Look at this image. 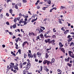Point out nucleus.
Segmentation results:
<instances>
[{
    "instance_id": "1",
    "label": "nucleus",
    "mask_w": 74,
    "mask_h": 74,
    "mask_svg": "<svg viewBox=\"0 0 74 74\" xmlns=\"http://www.w3.org/2000/svg\"><path fill=\"white\" fill-rule=\"evenodd\" d=\"M28 52L29 53L27 52V53L28 54V56L29 57V58L30 59V58H33V55L32 54H31V50H28ZM29 53H30V54Z\"/></svg>"
},
{
    "instance_id": "2",
    "label": "nucleus",
    "mask_w": 74,
    "mask_h": 74,
    "mask_svg": "<svg viewBox=\"0 0 74 74\" xmlns=\"http://www.w3.org/2000/svg\"><path fill=\"white\" fill-rule=\"evenodd\" d=\"M30 67H31L30 63V62H28L27 65L26 66V70H28L30 68Z\"/></svg>"
},
{
    "instance_id": "3",
    "label": "nucleus",
    "mask_w": 74,
    "mask_h": 74,
    "mask_svg": "<svg viewBox=\"0 0 74 74\" xmlns=\"http://www.w3.org/2000/svg\"><path fill=\"white\" fill-rule=\"evenodd\" d=\"M69 53L70 56L72 58H74V54H73V52L71 51H69Z\"/></svg>"
},
{
    "instance_id": "4",
    "label": "nucleus",
    "mask_w": 74,
    "mask_h": 74,
    "mask_svg": "<svg viewBox=\"0 0 74 74\" xmlns=\"http://www.w3.org/2000/svg\"><path fill=\"white\" fill-rule=\"evenodd\" d=\"M36 30L37 31L38 34H40V33L43 32V30L41 28H40V29H36Z\"/></svg>"
},
{
    "instance_id": "5",
    "label": "nucleus",
    "mask_w": 74,
    "mask_h": 74,
    "mask_svg": "<svg viewBox=\"0 0 74 74\" xmlns=\"http://www.w3.org/2000/svg\"><path fill=\"white\" fill-rule=\"evenodd\" d=\"M10 64L9 65V66L11 67H14L15 66H14V63H12V62H11L10 63Z\"/></svg>"
},
{
    "instance_id": "6",
    "label": "nucleus",
    "mask_w": 74,
    "mask_h": 74,
    "mask_svg": "<svg viewBox=\"0 0 74 74\" xmlns=\"http://www.w3.org/2000/svg\"><path fill=\"white\" fill-rule=\"evenodd\" d=\"M27 43V41H25L23 42V43L22 44V45L23 47H24V46Z\"/></svg>"
},
{
    "instance_id": "7",
    "label": "nucleus",
    "mask_w": 74,
    "mask_h": 74,
    "mask_svg": "<svg viewBox=\"0 0 74 74\" xmlns=\"http://www.w3.org/2000/svg\"><path fill=\"white\" fill-rule=\"evenodd\" d=\"M47 65H49L50 63L51 64H52V62H50V61H48L47 60Z\"/></svg>"
},
{
    "instance_id": "8",
    "label": "nucleus",
    "mask_w": 74,
    "mask_h": 74,
    "mask_svg": "<svg viewBox=\"0 0 74 74\" xmlns=\"http://www.w3.org/2000/svg\"><path fill=\"white\" fill-rule=\"evenodd\" d=\"M23 20V18L21 19V20H20L19 22V23L21 24V23H24V21H22Z\"/></svg>"
},
{
    "instance_id": "9",
    "label": "nucleus",
    "mask_w": 74,
    "mask_h": 74,
    "mask_svg": "<svg viewBox=\"0 0 74 74\" xmlns=\"http://www.w3.org/2000/svg\"><path fill=\"white\" fill-rule=\"evenodd\" d=\"M49 41H50V39H47H47H46L45 40V42L46 43H47V42H49Z\"/></svg>"
},
{
    "instance_id": "10",
    "label": "nucleus",
    "mask_w": 74,
    "mask_h": 74,
    "mask_svg": "<svg viewBox=\"0 0 74 74\" xmlns=\"http://www.w3.org/2000/svg\"><path fill=\"white\" fill-rule=\"evenodd\" d=\"M59 45L60 47V48H62V47H63V45H62V43L61 42H60L59 43Z\"/></svg>"
},
{
    "instance_id": "11",
    "label": "nucleus",
    "mask_w": 74,
    "mask_h": 74,
    "mask_svg": "<svg viewBox=\"0 0 74 74\" xmlns=\"http://www.w3.org/2000/svg\"><path fill=\"white\" fill-rule=\"evenodd\" d=\"M61 50L64 53H65V50L64 49V48H61Z\"/></svg>"
},
{
    "instance_id": "12",
    "label": "nucleus",
    "mask_w": 74,
    "mask_h": 74,
    "mask_svg": "<svg viewBox=\"0 0 74 74\" xmlns=\"http://www.w3.org/2000/svg\"><path fill=\"white\" fill-rule=\"evenodd\" d=\"M16 24H17V23H15V24L13 25V27L14 29L16 28Z\"/></svg>"
},
{
    "instance_id": "13",
    "label": "nucleus",
    "mask_w": 74,
    "mask_h": 74,
    "mask_svg": "<svg viewBox=\"0 0 74 74\" xmlns=\"http://www.w3.org/2000/svg\"><path fill=\"white\" fill-rule=\"evenodd\" d=\"M37 19H38V18H37V17H36V19H32L31 21L32 22H35V21H37Z\"/></svg>"
},
{
    "instance_id": "14",
    "label": "nucleus",
    "mask_w": 74,
    "mask_h": 74,
    "mask_svg": "<svg viewBox=\"0 0 74 74\" xmlns=\"http://www.w3.org/2000/svg\"><path fill=\"white\" fill-rule=\"evenodd\" d=\"M15 45H16V48L17 49H18V45H17V43H16L15 44Z\"/></svg>"
},
{
    "instance_id": "15",
    "label": "nucleus",
    "mask_w": 74,
    "mask_h": 74,
    "mask_svg": "<svg viewBox=\"0 0 74 74\" xmlns=\"http://www.w3.org/2000/svg\"><path fill=\"white\" fill-rule=\"evenodd\" d=\"M55 60L54 58H53L51 60V63H54V62H55Z\"/></svg>"
},
{
    "instance_id": "16",
    "label": "nucleus",
    "mask_w": 74,
    "mask_h": 74,
    "mask_svg": "<svg viewBox=\"0 0 74 74\" xmlns=\"http://www.w3.org/2000/svg\"><path fill=\"white\" fill-rule=\"evenodd\" d=\"M27 57V54L26 53H24V58H25H25H26Z\"/></svg>"
},
{
    "instance_id": "17",
    "label": "nucleus",
    "mask_w": 74,
    "mask_h": 74,
    "mask_svg": "<svg viewBox=\"0 0 74 74\" xmlns=\"http://www.w3.org/2000/svg\"><path fill=\"white\" fill-rule=\"evenodd\" d=\"M72 40H73V38H69V39L67 40L68 41H72Z\"/></svg>"
},
{
    "instance_id": "18",
    "label": "nucleus",
    "mask_w": 74,
    "mask_h": 74,
    "mask_svg": "<svg viewBox=\"0 0 74 74\" xmlns=\"http://www.w3.org/2000/svg\"><path fill=\"white\" fill-rule=\"evenodd\" d=\"M12 9H11L9 10V12L11 13V14H12V12H13Z\"/></svg>"
},
{
    "instance_id": "19",
    "label": "nucleus",
    "mask_w": 74,
    "mask_h": 74,
    "mask_svg": "<svg viewBox=\"0 0 74 74\" xmlns=\"http://www.w3.org/2000/svg\"><path fill=\"white\" fill-rule=\"evenodd\" d=\"M15 8L17 10H18V4H17L16 5H15Z\"/></svg>"
},
{
    "instance_id": "20",
    "label": "nucleus",
    "mask_w": 74,
    "mask_h": 74,
    "mask_svg": "<svg viewBox=\"0 0 74 74\" xmlns=\"http://www.w3.org/2000/svg\"><path fill=\"white\" fill-rule=\"evenodd\" d=\"M37 55H39L40 56H41L42 53H40V52H38L37 53Z\"/></svg>"
},
{
    "instance_id": "21",
    "label": "nucleus",
    "mask_w": 74,
    "mask_h": 74,
    "mask_svg": "<svg viewBox=\"0 0 74 74\" xmlns=\"http://www.w3.org/2000/svg\"><path fill=\"white\" fill-rule=\"evenodd\" d=\"M67 65L68 66H69V67H71L72 66V64H70V63H68Z\"/></svg>"
},
{
    "instance_id": "22",
    "label": "nucleus",
    "mask_w": 74,
    "mask_h": 74,
    "mask_svg": "<svg viewBox=\"0 0 74 74\" xmlns=\"http://www.w3.org/2000/svg\"><path fill=\"white\" fill-rule=\"evenodd\" d=\"M48 57H49V55H48V53H46L45 58L47 59V58H48Z\"/></svg>"
},
{
    "instance_id": "23",
    "label": "nucleus",
    "mask_w": 74,
    "mask_h": 74,
    "mask_svg": "<svg viewBox=\"0 0 74 74\" xmlns=\"http://www.w3.org/2000/svg\"><path fill=\"white\" fill-rule=\"evenodd\" d=\"M40 37L41 38H44V36L42 34H40Z\"/></svg>"
},
{
    "instance_id": "24",
    "label": "nucleus",
    "mask_w": 74,
    "mask_h": 74,
    "mask_svg": "<svg viewBox=\"0 0 74 74\" xmlns=\"http://www.w3.org/2000/svg\"><path fill=\"white\" fill-rule=\"evenodd\" d=\"M47 60H45L43 62L44 64H45L47 63Z\"/></svg>"
},
{
    "instance_id": "25",
    "label": "nucleus",
    "mask_w": 74,
    "mask_h": 74,
    "mask_svg": "<svg viewBox=\"0 0 74 74\" xmlns=\"http://www.w3.org/2000/svg\"><path fill=\"white\" fill-rule=\"evenodd\" d=\"M70 46H71L72 45V46H74V43L73 42H71V43L70 44Z\"/></svg>"
},
{
    "instance_id": "26",
    "label": "nucleus",
    "mask_w": 74,
    "mask_h": 74,
    "mask_svg": "<svg viewBox=\"0 0 74 74\" xmlns=\"http://www.w3.org/2000/svg\"><path fill=\"white\" fill-rule=\"evenodd\" d=\"M14 22H15V23H16V21H17V18H15L14 19Z\"/></svg>"
},
{
    "instance_id": "27",
    "label": "nucleus",
    "mask_w": 74,
    "mask_h": 74,
    "mask_svg": "<svg viewBox=\"0 0 74 74\" xmlns=\"http://www.w3.org/2000/svg\"><path fill=\"white\" fill-rule=\"evenodd\" d=\"M18 7H20L21 6V3H18Z\"/></svg>"
},
{
    "instance_id": "28",
    "label": "nucleus",
    "mask_w": 74,
    "mask_h": 74,
    "mask_svg": "<svg viewBox=\"0 0 74 74\" xmlns=\"http://www.w3.org/2000/svg\"><path fill=\"white\" fill-rule=\"evenodd\" d=\"M18 52L19 53V54H21V49L18 50Z\"/></svg>"
},
{
    "instance_id": "29",
    "label": "nucleus",
    "mask_w": 74,
    "mask_h": 74,
    "mask_svg": "<svg viewBox=\"0 0 74 74\" xmlns=\"http://www.w3.org/2000/svg\"><path fill=\"white\" fill-rule=\"evenodd\" d=\"M20 67H21V68H22V63H21L19 64Z\"/></svg>"
},
{
    "instance_id": "30",
    "label": "nucleus",
    "mask_w": 74,
    "mask_h": 74,
    "mask_svg": "<svg viewBox=\"0 0 74 74\" xmlns=\"http://www.w3.org/2000/svg\"><path fill=\"white\" fill-rule=\"evenodd\" d=\"M52 38H56V36H55V35H53L52 36Z\"/></svg>"
},
{
    "instance_id": "31",
    "label": "nucleus",
    "mask_w": 74,
    "mask_h": 74,
    "mask_svg": "<svg viewBox=\"0 0 74 74\" xmlns=\"http://www.w3.org/2000/svg\"><path fill=\"white\" fill-rule=\"evenodd\" d=\"M28 23V22H27L26 21H24V25H26L27 24V23Z\"/></svg>"
},
{
    "instance_id": "32",
    "label": "nucleus",
    "mask_w": 74,
    "mask_h": 74,
    "mask_svg": "<svg viewBox=\"0 0 74 74\" xmlns=\"http://www.w3.org/2000/svg\"><path fill=\"white\" fill-rule=\"evenodd\" d=\"M15 41H16V42H18V41H19V40H18V39L17 38H16L15 40Z\"/></svg>"
},
{
    "instance_id": "33",
    "label": "nucleus",
    "mask_w": 74,
    "mask_h": 74,
    "mask_svg": "<svg viewBox=\"0 0 74 74\" xmlns=\"http://www.w3.org/2000/svg\"><path fill=\"white\" fill-rule=\"evenodd\" d=\"M66 8V7H64V6H61L60 7V8L61 9H63L64 8Z\"/></svg>"
},
{
    "instance_id": "34",
    "label": "nucleus",
    "mask_w": 74,
    "mask_h": 74,
    "mask_svg": "<svg viewBox=\"0 0 74 74\" xmlns=\"http://www.w3.org/2000/svg\"><path fill=\"white\" fill-rule=\"evenodd\" d=\"M23 0V3H27V1L26 0Z\"/></svg>"
},
{
    "instance_id": "35",
    "label": "nucleus",
    "mask_w": 74,
    "mask_h": 74,
    "mask_svg": "<svg viewBox=\"0 0 74 74\" xmlns=\"http://www.w3.org/2000/svg\"><path fill=\"white\" fill-rule=\"evenodd\" d=\"M58 72H59L60 73H62V71L60 70L59 69H58L57 70Z\"/></svg>"
},
{
    "instance_id": "36",
    "label": "nucleus",
    "mask_w": 74,
    "mask_h": 74,
    "mask_svg": "<svg viewBox=\"0 0 74 74\" xmlns=\"http://www.w3.org/2000/svg\"><path fill=\"white\" fill-rule=\"evenodd\" d=\"M47 1L49 4H50L51 3V1Z\"/></svg>"
},
{
    "instance_id": "37",
    "label": "nucleus",
    "mask_w": 74,
    "mask_h": 74,
    "mask_svg": "<svg viewBox=\"0 0 74 74\" xmlns=\"http://www.w3.org/2000/svg\"><path fill=\"white\" fill-rule=\"evenodd\" d=\"M34 58H36V53H34Z\"/></svg>"
},
{
    "instance_id": "38",
    "label": "nucleus",
    "mask_w": 74,
    "mask_h": 74,
    "mask_svg": "<svg viewBox=\"0 0 74 74\" xmlns=\"http://www.w3.org/2000/svg\"><path fill=\"white\" fill-rule=\"evenodd\" d=\"M14 69H16L18 68V66H16V65H15L14 66Z\"/></svg>"
},
{
    "instance_id": "39",
    "label": "nucleus",
    "mask_w": 74,
    "mask_h": 74,
    "mask_svg": "<svg viewBox=\"0 0 74 74\" xmlns=\"http://www.w3.org/2000/svg\"><path fill=\"white\" fill-rule=\"evenodd\" d=\"M20 19L21 18L20 17L17 18V21H19Z\"/></svg>"
},
{
    "instance_id": "40",
    "label": "nucleus",
    "mask_w": 74,
    "mask_h": 74,
    "mask_svg": "<svg viewBox=\"0 0 74 74\" xmlns=\"http://www.w3.org/2000/svg\"><path fill=\"white\" fill-rule=\"evenodd\" d=\"M71 35H69L67 36V38L69 39V38H71Z\"/></svg>"
},
{
    "instance_id": "41",
    "label": "nucleus",
    "mask_w": 74,
    "mask_h": 74,
    "mask_svg": "<svg viewBox=\"0 0 74 74\" xmlns=\"http://www.w3.org/2000/svg\"><path fill=\"white\" fill-rule=\"evenodd\" d=\"M12 67H11L10 66L9 68L8 69H7V70H11V69L12 68Z\"/></svg>"
},
{
    "instance_id": "42",
    "label": "nucleus",
    "mask_w": 74,
    "mask_h": 74,
    "mask_svg": "<svg viewBox=\"0 0 74 74\" xmlns=\"http://www.w3.org/2000/svg\"><path fill=\"white\" fill-rule=\"evenodd\" d=\"M6 15L8 16V17L9 16H10V15H9V14H8V13H7L6 14Z\"/></svg>"
},
{
    "instance_id": "43",
    "label": "nucleus",
    "mask_w": 74,
    "mask_h": 74,
    "mask_svg": "<svg viewBox=\"0 0 74 74\" xmlns=\"http://www.w3.org/2000/svg\"><path fill=\"white\" fill-rule=\"evenodd\" d=\"M54 42H55V40H53L51 41V43L53 44Z\"/></svg>"
},
{
    "instance_id": "44",
    "label": "nucleus",
    "mask_w": 74,
    "mask_h": 74,
    "mask_svg": "<svg viewBox=\"0 0 74 74\" xmlns=\"http://www.w3.org/2000/svg\"><path fill=\"white\" fill-rule=\"evenodd\" d=\"M40 69H41L40 70V71H42V66H40Z\"/></svg>"
},
{
    "instance_id": "45",
    "label": "nucleus",
    "mask_w": 74,
    "mask_h": 74,
    "mask_svg": "<svg viewBox=\"0 0 74 74\" xmlns=\"http://www.w3.org/2000/svg\"><path fill=\"white\" fill-rule=\"evenodd\" d=\"M32 33L33 36H36V34H34V33L32 32Z\"/></svg>"
},
{
    "instance_id": "46",
    "label": "nucleus",
    "mask_w": 74,
    "mask_h": 74,
    "mask_svg": "<svg viewBox=\"0 0 74 74\" xmlns=\"http://www.w3.org/2000/svg\"><path fill=\"white\" fill-rule=\"evenodd\" d=\"M69 59H70V58L69 57H68L67 59V62H69Z\"/></svg>"
},
{
    "instance_id": "47",
    "label": "nucleus",
    "mask_w": 74,
    "mask_h": 74,
    "mask_svg": "<svg viewBox=\"0 0 74 74\" xmlns=\"http://www.w3.org/2000/svg\"><path fill=\"white\" fill-rule=\"evenodd\" d=\"M6 24H7V25H10V23L9 22H7L6 23Z\"/></svg>"
},
{
    "instance_id": "48",
    "label": "nucleus",
    "mask_w": 74,
    "mask_h": 74,
    "mask_svg": "<svg viewBox=\"0 0 74 74\" xmlns=\"http://www.w3.org/2000/svg\"><path fill=\"white\" fill-rule=\"evenodd\" d=\"M27 18H26L25 19V21H25V22H27Z\"/></svg>"
},
{
    "instance_id": "49",
    "label": "nucleus",
    "mask_w": 74,
    "mask_h": 74,
    "mask_svg": "<svg viewBox=\"0 0 74 74\" xmlns=\"http://www.w3.org/2000/svg\"><path fill=\"white\" fill-rule=\"evenodd\" d=\"M39 8H40V7L39 5L37 6V9H39Z\"/></svg>"
},
{
    "instance_id": "50",
    "label": "nucleus",
    "mask_w": 74,
    "mask_h": 74,
    "mask_svg": "<svg viewBox=\"0 0 74 74\" xmlns=\"http://www.w3.org/2000/svg\"><path fill=\"white\" fill-rule=\"evenodd\" d=\"M32 32L31 33L29 32V36H32Z\"/></svg>"
},
{
    "instance_id": "51",
    "label": "nucleus",
    "mask_w": 74,
    "mask_h": 74,
    "mask_svg": "<svg viewBox=\"0 0 74 74\" xmlns=\"http://www.w3.org/2000/svg\"><path fill=\"white\" fill-rule=\"evenodd\" d=\"M55 30V28L53 29V32H56V30Z\"/></svg>"
},
{
    "instance_id": "52",
    "label": "nucleus",
    "mask_w": 74,
    "mask_h": 74,
    "mask_svg": "<svg viewBox=\"0 0 74 74\" xmlns=\"http://www.w3.org/2000/svg\"><path fill=\"white\" fill-rule=\"evenodd\" d=\"M67 33H68L66 31H65L64 32V34H67Z\"/></svg>"
},
{
    "instance_id": "53",
    "label": "nucleus",
    "mask_w": 74,
    "mask_h": 74,
    "mask_svg": "<svg viewBox=\"0 0 74 74\" xmlns=\"http://www.w3.org/2000/svg\"><path fill=\"white\" fill-rule=\"evenodd\" d=\"M42 9L43 10H46V8H45V7H44L42 8Z\"/></svg>"
},
{
    "instance_id": "54",
    "label": "nucleus",
    "mask_w": 74,
    "mask_h": 74,
    "mask_svg": "<svg viewBox=\"0 0 74 74\" xmlns=\"http://www.w3.org/2000/svg\"><path fill=\"white\" fill-rule=\"evenodd\" d=\"M27 64V62H24L23 63V64H24V65H25V64Z\"/></svg>"
},
{
    "instance_id": "55",
    "label": "nucleus",
    "mask_w": 74,
    "mask_h": 74,
    "mask_svg": "<svg viewBox=\"0 0 74 74\" xmlns=\"http://www.w3.org/2000/svg\"><path fill=\"white\" fill-rule=\"evenodd\" d=\"M3 14H1L0 16V18H3Z\"/></svg>"
},
{
    "instance_id": "56",
    "label": "nucleus",
    "mask_w": 74,
    "mask_h": 74,
    "mask_svg": "<svg viewBox=\"0 0 74 74\" xmlns=\"http://www.w3.org/2000/svg\"><path fill=\"white\" fill-rule=\"evenodd\" d=\"M32 18H29V20H28V22H30V20H31V19Z\"/></svg>"
},
{
    "instance_id": "57",
    "label": "nucleus",
    "mask_w": 74,
    "mask_h": 74,
    "mask_svg": "<svg viewBox=\"0 0 74 74\" xmlns=\"http://www.w3.org/2000/svg\"><path fill=\"white\" fill-rule=\"evenodd\" d=\"M40 35L39 36H37L36 37V38H37V39H40Z\"/></svg>"
},
{
    "instance_id": "58",
    "label": "nucleus",
    "mask_w": 74,
    "mask_h": 74,
    "mask_svg": "<svg viewBox=\"0 0 74 74\" xmlns=\"http://www.w3.org/2000/svg\"><path fill=\"white\" fill-rule=\"evenodd\" d=\"M28 13H29V14H30L31 15H32V14L30 12V11H28Z\"/></svg>"
},
{
    "instance_id": "59",
    "label": "nucleus",
    "mask_w": 74,
    "mask_h": 74,
    "mask_svg": "<svg viewBox=\"0 0 74 74\" xmlns=\"http://www.w3.org/2000/svg\"><path fill=\"white\" fill-rule=\"evenodd\" d=\"M42 29H43V30H45V28L44 27H41Z\"/></svg>"
},
{
    "instance_id": "60",
    "label": "nucleus",
    "mask_w": 74,
    "mask_h": 74,
    "mask_svg": "<svg viewBox=\"0 0 74 74\" xmlns=\"http://www.w3.org/2000/svg\"><path fill=\"white\" fill-rule=\"evenodd\" d=\"M13 37H12V38H13V39H14V38H16V37L15 36H13Z\"/></svg>"
},
{
    "instance_id": "61",
    "label": "nucleus",
    "mask_w": 74,
    "mask_h": 74,
    "mask_svg": "<svg viewBox=\"0 0 74 74\" xmlns=\"http://www.w3.org/2000/svg\"><path fill=\"white\" fill-rule=\"evenodd\" d=\"M2 47L3 48H5V45H2Z\"/></svg>"
},
{
    "instance_id": "62",
    "label": "nucleus",
    "mask_w": 74,
    "mask_h": 74,
    "mask_svg": "<svg viewBox=\"0 0 74 74\" xmlns=\"http://www.w3.org/2000/svg\"><path fill=\"white\" fill-rule=\"evenodd\" d=\"M8 33H9V34H12V33L11 32H8Z\"/></svg>"
},
{
    "instance_id": "63",
    "label": "nucleus",
    "mask_w": 74,
    "mask_h": 74,
    "mask_svg": "<svg viewBox=\"0 0 74 74\" xmlns=\"http://www.w3.org/2000/svg\"><path fill=\"white\" fill-rule=\"evenodd\" d=\"M19 16H21L22 15V14H21V13H20L19 14Z\"/></svg>"
},
{
    "instance_id": "64",
    "label": "nucleus",
    "mask_w": 74,
    "mask_h": 74,
    "mask_svg": "<svg viewBox=\"0 0 74 74\" xmlns=\"http://www.w3.org/2000/svg\"><path fill=\"white\" fill-rule=\"evenodd\" d=\"M26 74V72L25 71H23V74Z\"/></svg>"
}]
</instances>
